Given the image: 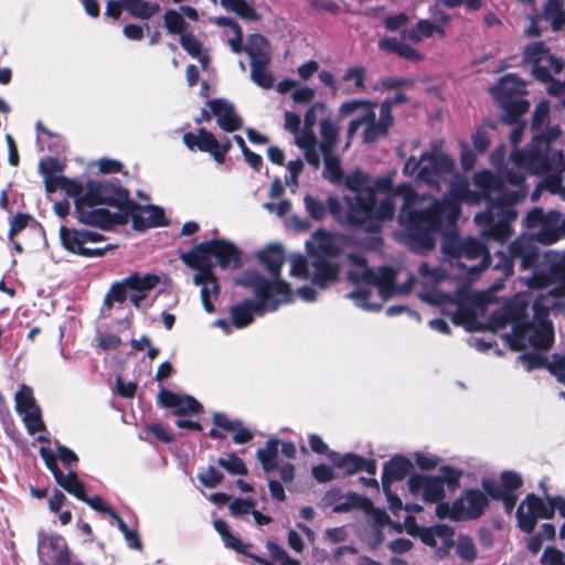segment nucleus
<instances>
[{
    "label": "nucleus",
    "mask_w": 565,
    "mask_h": 565,
    "mask_svg": "<svg viewBox=\"0 0 565 565\" xmlns=\"http://www.w3.org/2000/svg\"><path fill=\"white\" fill-rule=\"evenodd\" d=\"M367 182V175L360 170L347 177L345 186L352 195L344 196L348 206L345 222L352 228L374 234L382 230L383 222L394 217L395 206L390 196L377 203L375 190Z\"/></svg>",
    "instance_id": "obj_1"
},
{
    "label": "nucleus",
    "mask_w": 565,
    "mask_h": 565,
    "mask_svg": "<svg viewBox=\"0 0 565 565\" xmlns=\"http://www.w3.org/2000/svg\"><path fill=\"white\" fill-rule=\"evenodd\" d=\"M241 285L252 288L256 300L244 299L230 308L232 324L236 329L252 324L255 315L276 311L280 303L292 300L290 285L269 284V280L258 273L247 274Z\"/></svg>",
    "instance_id": "obj_2"
},
{
    "label": "nucleus",
    "mask_w": 565,
    "mask_h": 565,
    "mask_svg": "<svg viewBox=\"0 0 565 565\" xmlns=\"http://www.w3.org/2000/svg\"><path fill=\"white\" fill-rule=\"evenodd\" d=\"M450 203L434 202L424 210L415 209L405 202L398 214V222L404 227V241L411 250L426 255L436 245V233L444 224L447 206Z\"/></svg>",
    "instance_id": "obj_3"
},
{
    "label": "nucleus",
    "mask_w": 565,
    "mask_h": 565,
    "mask_svg": "<svg viewBox=\"0 0 565 565\" xmlns=\"http://www.w3.org/2000/svg\"><path fill=\"white\" fill-rule=\"evenodd\" d=\"M242 250L231 241L213 238L194 245L190 250L180 254V259L190 268L195 269V281L214 278V264L221 269H238L243 266Z\"/></svg>",
    "instance_id": "obj_4"
},
{
    "label": "nucleus",
    "mask_w": 565,
    "mask_h": 565,
    "mask_svg": "<svg viewBox=\"0 0 565 565\" xmlns=\"http://www.w3.org/2000/svg\"><path fill=\"white\" fill-rule=\"evenodd\" d=\"M561 135L559 126L548 127L545 131L535 134L526 149L513 152L514 163L535 175L550 171H563L565 169L563 150L553 149V143Z\"/></svg>",
    "instance_id": "obj_5"
},
{
    "label": "nucleus",
    "mask_w": 565,
    "mask_h": 565,
    "mask_svg": "<svg viewBox=\"0 0 565 565\" xmlns=\"http://www.w3.org/2000/svg\"><path fill=\"white\" fill-rule=\"evenodd\" d=\"M524 192H503L497 195L487 209L475 216L476 224L481 227L483 238L505 243L511 234V223L516 220L518 213L514 209L523 198Z\"/></svg>",
    "instance_id": "obj_6"
},
{
    "label": "nucleus",
    "mask_w": 565,
    "mask_h": 565,
    "mask_svg": "<svg viewBox=\"0 0 565 565\" xmlns=\"http://www.w3.org/2000/svg\"><path fill=\"white\" fill-rule=\"evenodd\" d=\"M84 194L93 203L116 207L117 213H126L129 220L132 212L141 209L139 203L130 199L128 189L122 186L117 178L103 181L88 180Z\"/></svg>",
    "instance_id": "obj_7"
},
{
    "label": "nucleus",
    "mask_w": 565,
    "mask_h": 565,
    "mask_svg": "<svg viewBox=\"0 0 565 565\" xmlns=\"http://www.w3.org/2000/svg\"><path fill=\"white\" fill-rule=\"evenodd\" d=\"M75 215L81 224L98 227L104 231L113 230L116 225H126L129 222L126 213H111L107 209L96 207L98 203H93L84 194L75 202Z\"/></svg>",
    "instance_id": "obj_8"
},
{
    "label": "nucleus",
    "mask_w": 565,
    "mask_h": 565,
    "mask_svg": "<svg viewBox=\"0 0 565 565\" xmlns=\"http://www.w3.org/2000/svg\"><path fill=\"white\" fill-rule=\"evenodd\" d=\"M182 141L190 151L210 153L218 164L225 162L226 156L232 149L230 138L225 137L222 141H218L213 132L205 128H199L196 134L191 131L185 132L182 137Z\"/></svg>",
    "instance_id": "obj_9"
},
{
    "label": "nucleus",
    "mask_w": 565,
    "mask_h": 565,
    "mask_svg": "<svg viewBox=\"0 0 565 565\" xmlns=\"http://www.w3.org/2000/svg\"><path fill=\"white\" fill-rule=\"evenodd\" d=\"M514 75H507L501 78L491 89L495 97L500 100L503 110L502 122L514 125L522 122V116L529 111L530 103L524 98H513V89L510 87L514 79Z\"/></svg>",
    "instance_id": "obj_10"
},
{
    "label": "nucleus",
    "mask_w": 565,
    "mask_h": 565,
    "mask_svg": "<svg viewBox=\"0 0 565 565\" xmlns=\"http://www.w3.org/2000/svg\"><path fill=\"white\" fill-rule=\"evenodd\" d=\"M347 279L354 286L376 287L384 299L392 296L396 289V271L390 266H381L376 270L372 268H365L362 271L349 270Z\"/></svg>",
    "instance_id": "obj_11"
},
{
    "label": "nucleus",
    "mask_w": 565,
    "mask_h": 565,
    "mask_svg": "<svg viewBox=\"0 0 565 565\" xmlns=\"http://www.w3.org/2000/svg\"><path fill=\"white\" fill-rule=\"evenodd\" d=\"M518 527L526 533L534 532L539 519H553V510L550 503H545L535 493H527L525 499L518 507L515 512Z\"/></svg>",
    "instance_id": "obj_12"
},
{
    "label": "nucleus",
    "mask_w": 565,
    "mask_h": 565,
    "mask_svg": "<svg viewBox=\"0 0 565 565\" xmlns=\"http://www.w3.org/2000/svg\"><path fill=\"white\" fill-rule=\"evenodd\" d=\"M455 168L454 160L434 149L422 153V168L418 173V181L430 185H437L441 179L450 174Z\"/></svg>",
    "instance_id": "obj_13"
},
{
    "label": "nucleus",
    "mask_w": 565,
    "mask_h": 565,
    "mask_svg": "<svg viewBox=\"0 0 565 565\" xmlns=\"http://www.w3.org/2000/svg\"><path fill=\"white\" fill-rule=\"evenodd\" d=\"M514 263H519L521 271L535 270L541 264V252L533 235H521L509 244Z\"/></svg>",
    "instance_id": "obj_14"
},
{
    "label": "nucleus",
    "mask_w": 565,
    "mask_h": 565,
    "mask_svg": "<svg viewBox=\"0 0 565 565\" xmlns=\"http://www.w3.org/2000/svg\"><path fill=\"white\" fill-rule=\"evenodd\" d=\"M408 491L414 497H422L425 503L440 502L446 498L441 480L436 476L413 473L407 480Z\"/></svg>",
    "instance_id": "obj_15"
},
{
    "label": "nucleus",
    "mask_w": 565,
    "mask_h": 565,
    "mask_svg": "<svg viewBox=\"0 0 565 565\" xmlns=\"http://www.w3.org/2000/svg\"><path fill=\"white\" fill-rule=\"evenodd\" d=\"M489 495L482 489L467 488L457 498L460 501L462 521L478 520L489 507Z\"/></svg>",
    "instance_id": "obj_16"
},
{
    "label": "nucleus",
    "mask_w": 565,
    "mask_h": 565,
    "mask_svg": "<svg viewBox=\"0 0 565 565\" xmlns=\"http://www.w3.org/2000/svg\"><path fill=\"white\" fill-rule=\"evenodd\" d=\"M329 458L335 468L344 471V475L352 476L360 471H365L370 476H374L377 471L376 461L366 459L354 452L340 455L335 451L329 452Z\"/></svg>",
    "instance_id": "obj_17"
},
{
    "label": "nucleus",
    "mask_w": 565,
    "mask_h": 565,
    "mask_svg": "<svg viewBox=\"0 0 565 565\" xmlns=\"http://www.w3.org/2000/svg\"><path fill=\"white\" fill-rule=\"evenodd\" d=\"M207 106L216 117L217 125L222 130L234 132L243 127V119L235 113L234 105L226 99H210Z\"/></svg>",
    "instance_id": "obj_18"
},
{
    "label": "nucleus",
    "mask_w": 565,
    "mask_h": 565,
    "mask_svg": "<svg viewBox=\"0 0 565 565\" xmlns=\"http://www.w3.org/2000/svg\"><path fill=\"white\" fill-rule=\"evenodd\" d=\"M311 282L320 289H326L339 280L340 265L328 260L322 255H316L311 262Z\"/></svg>",
    "instance_id": "obj_19"
},
{
    "label": "nucleus",
    "mask_w": 565,
    "mask_h": 565,
    "mask_svg": "<svg viewBox=\"0 0 565 565\" xmlns=\"http://www.w3.org/2000/svg\"><path fill=\"white\" fill-rule=\"evenodd\" d=\"M405 524L407 525L408 534L418 536L425 545L430 547L437 545V539L449 537L450 533V525L444 523L433 526H418L415 518L412 515L405 518Z\"/></svg>",
    "instance_id": "obj_20"
},
{
    "label": "nucleus",
    "mask_w": 565,
    "mask_h": 565,
    "mask_svg": "<svg viewBox=\"0 0 565 565\" xmlns=\"http://www.w3.org/2000/svg\"><path fill=\"white\" fill-rule=\"evenodd\" d=\"M257 258L273 277L269 284L282 282L289 285L280 277L281 267L285 263V254L280 245L275 244L267 246L265 249L258 252Z\"/></svg>",
    "instance_id": "obj_21"
},
{
    "label": "nucleus",
    "mask_w": 565,
    "mask_h": 565,
    "mask_svg": "<svg viewBox=\"0 0 565 565\" xmlns=\"http://www.w3.org/2000/svg\"><path fill=\"white\" fill-rule=\"evenodd\" d=\"M454 256L467 258L470 260L480 257L481 262L478 266V270L487 269L491 265V256L488 248L481 241L473 237H469L462 241L456 248Z\"/></svg>",
    "instance_id": "obj_22"
},
{
    "label": "nucleus",
    "mask_w": 565,
    "mask_h": 565,
    "mask_svg": "<svg viewBox=\"0 0 565 565\" xmlns=\"http://www.w3.org/2000/svg\"><path fill=\"white\" fill-rule=\"evenodd\" d=\"M413 469L412 461L403 456L395 455L383 466L382 471V487L383 490H387V486H391L394 481L403 480Z\"/></svg>",
    "instance_id": "obj_23"
},
{
    "label": "nucleus",
    "mask_w": 565,
    "mask_h": 565,
    "mask_svg": "<svg viewBox=\"0 0 565 565\" xmlns=\"http://www.w3.org/2000/svg\"><path fill=\"white\" fill-rule=\"evenodd\" d=\"M473 183L481 191L487 205L495 200V198H492L491 195L493 192H498V195L503 192H509L504 189L503 178L494 174L490 170H481L477 172L473 177Z\"/></svg>",
    "instance_id": "obj_24"
},
{
    "label": "nucleus",
    "mask_w": 565,
    "mask_h": 565,
    "mask_svg": "<svg viewBox=\"0 0 565 565\" xmlns=\"http://www.w3.org/2000/svg\"><path fill=\"white\" fill-rule=\"evenodd\" d=\"M140 210H146L149 213V216L148 218H145L140 213H137V211L132 212L130 218L135 231L145 232L151 227H161L169 224L162 207L149 204L145 207L141 206Z\"/></svg>",
    "instance_id": "obj_25"
},
{
    "label": "nucleus",
    "mask_w": 565,
    "mask_h": 565,
    "mask_svg": "<svg viewBox=\"0 0 565 565\" xmlns=\"http://www.w3.org/2000/svg\"><path fill=\"white\" fill-rule=\"evenodd\" d=\"M61 245L67 252L84 256L86 250V236L84 230L71 228L62 225L58 230Z\"/></svg>",
    "instance_id": "obj_26"
},
{
    "label": "nucleus",
    "mask_w": 565,
    "mask_h": 565,
    "mask_svg": "<svg viewBox=\"0 0 565 565\" xmlns=\"http://www.w3.org/2000/svg\"><path fill=\"white\" fill-rule=\"evenodd\" d=\"M379 49L387 53H394L409 62H420L424 60V55L422 53L396 38H385L380 40Z\"/></svg>",
    "instance_id": "obj_27"
},
{
    "label": "nucleus",
    "mask_w": 565,
    "mask_h": 565,
    "mask_svg": "<svg viewBox=\"0 0 565 565\" xmlns=\"http://www.w3.org/2000/svg\"><path fill=\"white\" fill-rule=\"evenodd\" d=\"M376 106H371L363 114V120L365 125V129L363 131V141L365 143L375 142L379 138L387 135L388 129L391 128L385 122L376 119L375 108Z\"/></svg>",
    "instance_id": "obj_28"
},
{
    "label": "nucleus",
    "mask_w": 565,
    "mask_h": 565,
    "mask_svg": "<svg viewBox=\"0 0 565 565\" xmlns=\"http://www.w3.org/2000/svg\"><path fill=\"white\" fill-rule=\"evenodd\" d=\"M481 488L490 497V499L494 501H501L503 503L505 513H512L518 501L516 493H503V491H500L497 488V481L490 478L481 479Z\"/></svg>",
    "instance_id": "obj_29"
},
{
    "label": "nucleus",
    "mask_w": 565,
    "mask_h": 565,
    "mask_svg": "<svg viewBox=\"0 0 565 565\" xmlns=\"http://www.w3.org/2000/svg\"><path fill=\"white\" fill-rule=\"evenodd\" d=\"M280 440L277 438H270L266 441L264 448H258L256 451V458L262 465L265 472H271L278 468V452H279Z\"/></svg>",
    "instance_id": "obj_30"
},
{
    "label": "nucleus",
    "mask_w": 565,
    "mask_h": 565,
    "mask_svg": "<svg viewBox=\"0 0 565 565\" xmlns=\"http://www.w3.org/2000/svg\"><path fill=\"white\" fill-rule=\"evenodd\" d=\"M159 281V276L156 274L140 276L138 273H132L126 277V285L129 287V290L134 294L145 295V298L156 288Z\"/></svg>",
    "instance_id": "obj_31"
},
{
    "label": "nucleus",
    "mask_w": 565,
    "mask_h": 565,
    "mask_svg": "<svg viewBox=\"0 0 565 565\" xmlns=\"http://www.w3.org/2000/svg\"><path fill=\"white\" fill-rule=\"evenodd\" d=\"M193 282L196 286H202L200 296L203 308L206 312L213 313L215 311L213 300H216L218 298L221 291V286L217 276L214 274L213 279H204L202 282H196L194 275Z\"/></svg>",
    "instance_id": "obj_32"
},
{
    "label": "nucleus",
    "mask_w": 565,
    "mask_h": 565,
    "mask_svg": "<svg viewBox=\"0 0 565 565\" xmlns=\"http://www.w3.org/2000/svg\"><path fill=\"white\" fill-rule=\"evenodd\" d=\"M493 262L492 269L498 271L500 276L497 278L500 282H494L493 288L498 289L502 282L511 277L514 273V262L511 257V253L499 250L494 253L493 259L491 258V263Z\"/></svg>",
    "instance_id": "obj_33"
},
{
    "label": "nucleus",
    "mask_w": 565,
    "mask_h": 565,
    "mask_svg": "<svg viewBox=\"0 0 565 565\" xmlns=\"http://www.w3.org/2000/svg\"><path fill=\"white\" fill-rule=\"evenodd\" d=\"M526 328L532 330L529 338L530 343L541 350H548L554 342L553 324L534 326V323H526Z\"/></svg>",
    "instance_id": "obj_34"
},
{
    "label": "nucleus",
    "mask_w": 565,
    "mask_h": 565,
    "mask_svg": "<svg viewBox=\"0 0 565 565\" xmlns=\"http://www.w3.org/2000/svg\"><path fill=\"white\" fill-rule=\"evenodd\" d=\"M239 419H231L225 413L216 412L212 416L213 428L206 434L212 439L223 440L226 438V433H231L238 426Z\"/></svg>",
    "instance_id": "obj_35"
},
{
    "label": "nucleus",
    "mask_w": 565,
    "mask_h": 565,
    "mask_svg": "<svg viewBox=\"0 0 565 565\" xmlns=\"http://www.w3.org/2000/svg\"><path fill=\"white\" fill-rule=\"evenodd\" d=\"M321 141L319 149L321 152H333L337 145L340 128L331 119H322L320 122Z\"/></svg>",
    "instance_id": "obj_36"
},
{
    "label": "nucleus",
    "mask_w": 565,
    "mask_h": 565,
    "mask_svg": "<svg viewBox=\"0 0 565 565\" xmlns=\"http://www.w3.org/2000/svg\"><path fill=\"white\" fill-rule=\"evenodd\" d=\"M55 481L61 488H63L70 494L74 495L76 499L85 500V483L79 480L75 471L71 470L66 475L63 472L61 478L58 477Z\"/></svg>",
    "instance_id": "obj_37"
},
{
    "label": "nucleus",
    "mask_w": 565,
    "mask_h": 565,
    "mask_svg": "<svg viewBox=\"0 0 565 565\" xmlns=\"http://www.w3.org/2000/svg\"><path fill=\"white\" fill-rule=\"evenodd\" d=\"M15 411L19 415L40 407L33 394L31 386L21 384L14 395Z\"/></svg>",
    "instance_id": "obj_38"
},
{
    "label": "nucleus",
    "mask_w": 565,
    "mask_h": 565,
    "mask_svg": "<svg viewBox=\"0 0 565 565\" xmlns=\"http://www.w3.org/2000/svg\"><path fill=\"white\" fill-rule=\"evenodd\" d=\"M317 242L319 255L323 257H337L340 255V247L335 244L332 234L326 230H317L313 234Z\"/></svg>",
    "instance_id": "obj_39"
},
{
    "label": "nucleus",
    "mask_w": 565,
    "mask_h": 565,
    "mask_svg": "<svg viewBox=\"0 0 565 565\" xmlns=\"http://www.w3.org/2000/svg\"><path fill=\"white\" fill-rule=\"evenodd\" d=\"M324 158L323 177L332 183H340L343 179V170L339 157L333 152H321Z\"/></svg>",
    "instance_id": "obj_40"
},
{
    "label": "nucleus",
    "mask_w": 565,
    "mask_h": 565,
    "mask_svg": "<svg viewBox=\"0 0 565 565\" xmlns=\"http://www.w3.org/2000/svg\"><path fill=\"white\" fill-rule=\"evenodd\" d=\"M223 541L227 547L234 550L238 554H243L252 558L259 565H275L271 561H268L265 557L247 552V547H249L250 545L242 543V541L235 535H233L231 532L225 537H223Z\"/></svg>",
    "instance_id": "obj_41"
},
{
    "label": "nucleus",
    "mask_w": 565,
    "mask_h": 565,
    "mask_svg": "<svg viewBox=\"0 0 565 565\" xmlns=\"http://www.w3.org/2000/svg\"><path fill=\"white\" fill-rule=\"evenodd\" d=\"M456 554L465 562H475L478 557V551L471 536L460 534L456 544Z\"/></svg>",
    "instance_id": "obj_42"
},
{
    "label": "nucleus",
    "mask_w": 565,
    "mask_h": 565,
    "mask_svg": "<svg viewBox=\"0 0 565 565\" xmlns=\"http://www.w3.org/2000/svg\"><path fill=\"white\" fill-rule=\"evenodd\" d=\"M67 546L65 539L61 534H39L38 550L39 553H58Z\"/></svg>",
    "instance_id": "obj_43"
},
{
    "label": "nucleus",
    "mask_w": 565,
    "mask_h": 565,
    "mask_svg": "<svg viewBox=\"0 0 565 565\" xmlns=\"http://www.w3.org/2000/svg\"><path fill=\"white\" fill-rule=\"evenodd\" d=\"M216 463L231 475L246 476L248 473L244 460L235 452L228 454L226 458L220 457Z\"/></svg>",
    "instance_id": "obj_44"
},
{
    "label": "nucleus",
    "mask_w": 565,
    "mask_h": 565,
    "mask_svg": "<svg viewBox=\"0 0 565 565\" xmlns=\"http://www.w3.org/2000/svg\"><path fill=\"white\" fill-rule=\"evenodd\" d=\"M164 28L170 34H184L188 23L177 10H167L163 14Z\"/></svg>",
    "instance_id": "obj_45"
},
{
    "label": "nucleus",
    "mask_w": 565,
    "mask_h": 565,
    "mask_svg": "<svg viewBox=\"0 0 565 565\" xmlns=\"http://www.w3.org/2000/svg\"><path fill=\"white\" fill-rule=\"evenodd\" d=\"M250 67V76L255 84L265 89L273 87L274 79L271 74L267 71L265 62L253 61Z\"/></svg>",
    "instance_id": "obj_46"
},
{
    "label": "nucleus",
    "mask_w": 565,
    "mask_h": 565,
    "mask_svg": "<svg viewBox=\"0 0 565 565\" xmlns=\"http://www.w3.org/2000/svg\"><path fill=\"white\" fill-rule=\"evenodd\" d=\"M129 287L126 285V278L121 281H115L104 298V307L110 309L115 302L124 303L127 299V290Z\"/></svg>",
    "instance_id": "obj_47"
},
{
    "label": "nucleus",
    "mask_w": 565,
    "mask_h": 565,
    "mask_svg": "<svg viewBox=\"0 0 565 565\" xmlns=\"http://www.w3.org/2000/svg\"><path fill=\"white\" fill-rule=\"evenodd\" d=\"M359 288L349 292L347 297L354 301V303L365 310H372V311H379L381 310L382 306L377 303H371L369 301L371 297V290L370 286H358Z\"/></svg>",
    "instance_id": "obj_48"
},
{
    "label": "nucleus",
    "mask_w": 565,
    "mask_h": 565,
    "mask_svg": "<svg viewBox=\"0 0 565 565\" xmlns=\"http://www.w3.org/2000/svg\"><path fill=\"white\" fill-rule=\"evenodd\" d=\"M500 484L497 482V488L500 491H503V493H515V491L523 486L522 477L518 472L511 470L502 471L500 473Z\"/></svg>",
    "instance_id": "obj_49"
},
{
    "label": "nucleus",
    "mask_w": 565,
    "mask_h": 565,
    "mask_svg": "<svg viewBox=\"0 0 565 565\" xmlns=\"http://www.w3.org/2000/svg\"><path fill=\"white\" fill-rule=\"evenodd\" d=\"M21 416L30 435H34L46 429L40 407L25 412L21 414Z\"/></svg>",
    "instance_id": "obj_50"
},
{
    "label": "nucleus",
    "mask_w": 565,
    "mask_h": 565,
    "mask_svg": "<svg viewBox=\"0 0 565 565\" xmlns=\"http://www.w3.org/2000/svg\"><path fill=\"white\" fill-rule=\"evenodd\" d=\"M174 415L181 417L191 414H201L203 413L202 404L196 401L193 396L190 395H181L180 396V405L174 407Z\"/></svg>",
    "instance_id": "obj_51"
},
{
    "label": "nucleus",
    "mask_w": 565,
    "mask_h": 565,
    "mask_svg": "<svg viewBox=\"0 0 565 565\" xmlns=\"http://www.w3.org/2000/svg\"><path fill=\"white\" fill-rule=\"evenodd\" d=\"M436 515L439 519H450L454 522L462 521L460 501H457V499L451 504L444 502V500L436 502Z\"/></svg>",
    "instance_id": "obj_52"
},
{
    "label": "nucleus",
    "mask_w": 565,
    "mask_h": 565,
    "mask_svg": "<svg viewBox=\"0 0 565 565\" xmlns=\"http://www.w3.org/2000/svg\"><path fill=\"white\" fill-rule=\"evenodd\" d=\"M441 476H438L441 480V484L445 488L447 484L448 489L455 491L460 486V479L462 477V470L449 465L441 466Z\"/></svg>",
    "instance_id": "obj_53"
},
{
    "label": "nucleus",
    "mask_w": 565,
    "mask_h": 565,
    "mask_svg": "<svg viewBox=\"0 0 565 565\" xmlns=\"http://www.w3.org/2000/svg\"><path fill=\"white\" fill-rule=\"evenodd\" d=\"M305 209L308 215L315 221H322L327 216L326 204L313 198L310 194H306L303 198Z\"/></svg>",
    "instance_id": "obj_54"
},
{
    "label": "nucleus",
    "mask_w": 565,
    "mask_h": 565,
    "mask_svg": "<svg viewBox=\"0 0 565 565\" xmlns=\"http://www.w3.org/2000/svg\"><path fill=\"white\" fill-rule=\"evenodd\" d=\"M534 238L536 244L551 245L561 238V231L558 227L553 226L548 220L540 227Z\"/></svg>",
    "instance_id": "obj_55"
},
{
    "label": "nucleus",
    "mask_w": 565,
    "mask_h": 565,
    "mask_svg": "<svg viewBox=\"0 0 565 565\" xmlns=\"http://www.w3.org/2000/svg\"><path fill=\"white\" fill-rule=\"evenodd\" d=\"M266 547L270 557L280 565H300L297 559L291 558L286 550L279 546L276 542L268 540Z\"/></svg>",
    "instance_id": "obj_56"
},
{
    "label": "nucleus",
    "mask_w": 565,
    "mask_h": 565,
    "mask_svg": "<svg viewBox=\"0 0 565 565\" xmlns=\"http://www.w3.org/2000/svg\"><path fill=\"white\" fill-rule=\"evenodd\" d=\"M266 547L270 557L280 565H300L297 559L291 558L286 550L279 546L276 542L268 540Z\"/></svg>",
    "instance_id": "obj_57"
},
{
    "label": "nucleus",
    "mask_w": 565,
    "mask_h": 565,
    "mask_svg": "<svg viewBox=\"0 0 565 565\" xmlns=\"http://www.w3.org/2000/svg\"><path fill=\"white\" fill-rule=\"evenodd\" d=\"M198 479L205 488L213 489L223 481L224 476L215 467L209 466L198 475Z\"/></svg>",
    "instance_id": "obj_58"
},
{
    "label": "nucleus",
    "mask_w": 565,
    "mask_h": 565,
    "mask_svg": "<svg viewBox=\"0 0 565 565\" xmlns=\"http://www.w3.org/2000/svg\"><path fill=\"white\" fill-rule=\"evenodd\" d=\"M543 189L553 194L559 193L562 190V177L558 173L546 175L532 193V199L535 200L539 196V192Z\"/></svg>",
    "instance_id": "obj_59"
},
{
    "label": "nucleus",
    "mask_w": 565,
    "mask_h": 565,
    "mask_svg": "<svg viewBox=\"0 0 565 565\" xmlns=\"http://www.w3.org/2000/svg\"><path fill=\"white\" fill-rule=\"evenodd\" d=\"M541 565H565V552L555 546H546L540 558Z\"/></svg>",
    "instance_id": "obj_60"
},
{
    "label": "nucleus",
    "mask_w": 565,
    "mask_h": 565,
    "mask_svg": "<svg viewBox=\"0 0 565 565\" xmlns=\"http://www.w3.org/2000/svg\"><path fill=\"white\" fill-rule=\"evenodd\" d=\"M180 44L192 57H199L202 52V43L192 33H184L180 36Z\"/></svg>",
    "instance_id": "obj_61"
},
{
    "label": "nucleus",
    "mask_w": 565,
    "mask_h": 565,
    "mask_svg": "<svg viewBox=\"0 0 565 565\" xmlns=\"http://www.w3.org/2000/svg\"><path fill=\"white\" fill-rule=\"evenodd\" d=\"M300 148L305 151V158L309 164L315 168L320 166V156L316 149V137L313 134H309L308 136V145L303 142L300 143Z\"/></svg>",
    "instance_id": "obj_62"
},
{
    "label": "nucleus",
    "mask_w": 565,
    "mask_h": 565,
    "mask_svg": "<svg viewBox=\"0 0 565 565\" xmlns=\"http://www.w3.org/2000/svg\"><path fill=\"white\" fill-rule=\"evenodd\" d=\"M39 454L41 458L43 459L46 468L51 471L54 479L56 480L58 477L61 478V475L63 471L60 469L57 462H56V455L46 447H41L39 450Z\"/></svg>",
    "instance_id": "obj_63"
},
{
    "label": "nucleus",
    "mask_w": 565,
    "mask_h": 565,
    "mask_svg": "<svg viewBox=\"0 0 565 565\" xmlns=\"http://www.w3.org/2000/svg\"><path fill=\"white\" fill-rule=\"evenodd\" d=\"M547 370L559 383L565 385V356L554 355L553 361L547 365Z\"/></svg>",
    "instance_id": "obj_64"
}]
</instances>
